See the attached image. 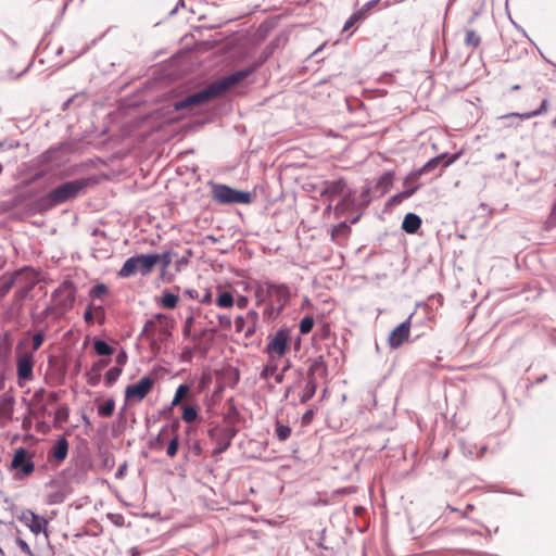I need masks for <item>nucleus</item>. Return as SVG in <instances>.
Returning <instances> with one entry per match:
<instances>
[{
  "instance_id": "obj_1",
  "label": "nucleus",
  "mask_w": 556,
  "mask_h": 556,
  "mask_svg": "<svg viewBox=\"0 0 556 556\" xmlns=\"http://www.w3.org/2000/svg\"><path fill=\"white\" fill-rule=\"evenodd\" d=\"M255 71V66L242 68L236 71L212 84H210L206 88L189 94L181 100H178L174 103V109L176 111H182L187 109H192L193 106L204 104L210 100L219 97L230 88L238 85L240 81L245 79Z\"/></svg>"
},
{
  "instance_id": "obj_2",
  "label": "nucleus",
  "mask_w": 556,
  "mask_h": 556,
  "mask_svg": "<svg viewBox=\"0 0 556 556\" xmlns=\"http://www.w3.org/2000/svg\"><path fill=\"white\" fill-rule=\"evenodd\" d=\"M174 320L168 316L157 313L147 320L140 333L151 341V345L165 342L172 336Z\"/></svg>"
},
{
  "instance_id": "obj_3",
  "label": "nucleus",
  "mask_w": 556,
  "mask_h": 556,
  "mask_svg": "<svg viewBox=\"0 0 556 556\" xmlns=\"http://www.w3.org/2000/svg\"><path fill=\"white\" fill-rule=\"evenodd\" d=\"M87 186V180L77 179L66 181L53 190H51L46 197L41 199L42 206L50 208L62 204L71 199L77 197V194Z\"/></svg>"
},
{
  "instance_id": "obj_4",
  "label": "nucleus",
  "mask_w": 556,
  "mask_h": 556,
  "mask_svg": "<svg viewBox=\"0 0 556 556\" xmlns=\"http://www.w3.org/2000/svg\"><path fill=\"white\" fill-rule=\"evenodd\" d=\"M155 266V258L150 254H137L125 261L117 275L121 278H129L136 274L148 276Z\"/></svg>"
},
{
  "instance_id": "obj_5",
  "label": "nucleus",
  "mask_w": 556,
  "mask_h": 556,
  "mask_svg": "<svg viewBox=\"0 0 556 556\" xmlns=\"http://www.w3.org/2000/svg\"><path fill=\"white\" fill-rule=\"evenodd\" d=\"M212 197L220 204H249L253 195L249 191H241L223 184L212 185Z\"/></svg>"
},
{
  "instance_id": "obj_6",
  "label": "nucleus",
  "mask_w": 556,
  "mask_h": 556,
  "mask_svg": "<svg viewBox=\"0 0 556 556\" xmlns=\"http://www.w3.org/2000/svg\"><path fill=\"white\" fill-rule=\"evenodd\" d=\"M290 299V290L285 283L269 281V304L265 313L276 318L285 308Z\"/></svg>"
},
{
  "instance_id": "obj_7",
  "label": "nucleus",
  "mask_w": 556,
  "mask_h": 556,
  "mask_svg": "<svg viewBox=\"0 0 556 556\" xmlns=\"http://www.w3.org/2000/svg\"><path fill=\"white\" fill-rule=\"evenodd\" d=\"M34 457L35 453L25 447H18L15 450L11 462V469L15 470V477L17 479H23L34 472Z\"/></svg>"
},
{
  "instance_id": "obj_8",
  "label": "nucleus",
  "mask_w": 556,
  "mask_h": 556,
  "mask_svg": "<svg viewBox=\"0 0 556 556\" xmlns=\"http://www.w3.org/2000/svg\"><path fill=\"white\" fill-rule=\"evenodd\" d=\"M76 299V287L73 282H62L51 294L53 307L66 312L71 309Z\"/></svg>"
},
{
  "instance_id": "obj_9",
  "label": "nucleus",
  "mask_w": 556,
  "mask_h": 556,
  "mask_svg": "<svg viewBox=\"0 0 556 556\" xmlns=\"http://www.w3.org/2000/svg\"><path fill=\"white\" fill-rule=\"evenodd\" d=\"M326 374L327 366L321 359H316L312 363L307 372V381L299 394L301 404L306 403L315 395L317 390L316 376H325Z\"/></svg>"
},
{
  "instance_id": "obj_10",
  "label": "nucleus",
  "mask_w": 556,
  "mask_h": 556,
  "mask_svg": "<svg viewBox=\"0 0 556 556\" xmlns=\"http://www.w3.org/2000/svg\"><path fill=\"white\" fill-rule=\"evenodd\" d=\"M236 435L235 428L230 426L216 425L208 430V437L216 447L213 450V455L224 453L231 444V440Z\"/></svg>"
},
{
  "instance_id": "obj_11",
  "label": "nucleus",
  "mask_w": 556,
  "mask_h": 556,
  "mask_svg": "<svg viewBox=\"0 0 556 556\" xmlns=\"http://www.w3.org/2000/svg\"><path fill=\"white\" fill-rule=\"evenodd\" d=\"M33 286L28 285L14 291L12 300L3 305V319L7 321L18 318L22 314L24 303Z\"/></svg>"
},
{
  "instance_id": "obj_12",
  "label": "nucleus",
  "mask_w": 556,
  "mask_h": 556,
  "mask_svg": "<svg viewBox=\"0 0 556 556\" xmlns=\"http://www.w3.org/2000/svg\"><path fill=\"white\" fill-rule=\"evenodd\" d=\"M290 331L287 328L278 329L273 336L268 337L265 352L270 358L282 357L288 349Z\"/></svg>"
},
{
  "instance_id": "obj_13",
  "label": "nucleus",
  "mask_w": 556,
  "mask_h": 556,
  "mask_svg": "<svg viewBox=\"0 0 556 556\" xmlns=\"http://www.w3.org/2000/svg\"><path fill=\"white\" fill-rule=\"evenodd\" d=\"M153 386L154 378L144 376L137 383L126 387L125 399L127 401L141 402L151 392Z\"/></svg>"
},
{
  "instance_id": "obj_14",
  "label": "nucleus",
  "mask_w": 556,
  "mask_h": 556,
  "mask_svg": "<svg viewBox=\"0 0 556 556\" xmlns=\"http://www.w3.org/2000/svg\"><path fill=\"white\" fill-rule=\"evenodd\" d=\"M18 519L34 534L38 535L39 533H45L46 538H48V519H46L43 516L37 515L30 509H24L21 513Z\"/></svg>"
},
{
  "instance_id": "obj_15",
  "label": "nucleus",
  "mask_w": 556,
  "mask_h": 556,
  "mask_svg": "<svg viewBox=\"0 0 556 556\" xmlns=\"http://www.w3.org/2000/svg\"><path fill=\"white\" fill-rule=\"evenodd\" d=\"M35 359L33 352H18L16 355V374L20 381L34 379Z\"/></svg>"
},
{
  "instance_id": "obj_16",
  "label": "nucleus",
  "mask_w": 556,
  "mask_h": 556,
  "mask_svg": "<svg viewBox=\"0 0 556 556\" xmlns=\"http://www.w3.org/2000/svg\"><path fill=\"white\" fill-rule=\"evenodd\" d=\"M412 317L413 314H410L406 320L395 327L389 334L388 342L392 349L400 348L408 339Z\"/></svg>"
},
{
  "instance_id": "obj_17",
  "label": "nucleus",
  "mask_w": 556,
  "mask_h": 556,
  "mask_svg": "<svg viewBox=\"0 0 556 556\" xmlns=\"http://www.w3.org/2000/svg\"><path fill=\"white\" fill-rule=\"evenodd\" d=\"M14 397L10 393L0 395V427H7L13 419Z\"/></svg>"
},
{
  "instance_id": "obj_18",
  "label": "nucleus",
  "mask_w": 556,
  "mask_h": 556,
  "mask_svg": "<svg viewBox=\"0 0 556 556\" xmlns=\"http://www.w3.org/2000/svg\"><path fill=\"white\" fill-rule=\"evenodd\" d=\"M446 154H440L438 156H434L432 159H430L428 162H426L424 164V166H421L420 168L416 169V170H413L410 172L407 176H406V182H412V181H417L419 180V178L427 174V173H430L432 172L433 169H435L440 163L442 162L443 159H445Z\"/></svg>"
},
{
  "instance_id": "obj_19",
  "label": "nucleus",
  "mask_w": 556,
  "mask_h": 556,
  "mask_svg": "<svg viewBox=\"0 0 556 556\" xmlns=\"http://www.w3.org/2000/svg\"><path fill=\"white\" fill-rule=\"evenodd\" d=\"M346 190V182L344 179H337L331 181H325V187L321 191V195L329 200H333L336 197L341 195Z\"/></svg>"
},
{
  "instance_id": "obj_20",
  "label": "nucleus",
  "mask_w": 556,
  "mask_h": 556,
  "mask_svg": "<svg viewBox=\"0 0 556 556\" xmlns=\"http://www.w3.org/2000/svg\"><path fill=\"white\" fill-rule=\"evenodd\" d=\"M68 454V442L66 438L61 437L55 441L54 446L49 453V457L58 463L65 460Z\"/></svg>"
},
{
  "instance_id": "obj_21",
  "label": "nucleus",
  "mask_w": 556,
  "mask_h": 556,
  "mask_svg": "<svg viewBox=\"0 0 556 556\" xmlns=\"http://www.w3.org/2000/svg\"><path fill=\"white\" fill-rule=\"evenodd\" d=\"M421 225V218L415 213H407L403 219L402 228L407 233H415Z\"/></svg>"
},
{
  "instance_id": "obj_22",
  "label": "nucleus",
  "mask_w": 556,
  "mask_h": 556,
  "mask_svg": "<svg viewBox=\"0 0 556 556\" xmlns=\"http://www.w3.org/2000/svg\"><path fill=\"white\" fill-rule=\"evenodd\" d=\"M254 296L257 305L269 300V281L257 282L254 287Z\"/></svg>"
},
{
  "instance_id": "obj_23",
  "label": "nucleus",
  "mask_w": 556,
  "mask_h": 556,
  "mask_svg": "<svg viewBox=\"0 0 556 556\" xmlns=\"http://www.w3.org/2000/svg\"><path fill=\"white\" fill-rule=\"evenodd\" d=\"M178 422H173L172 425H164L154 440V447H163L165 437H167L169 433L172 434V432H176L178 430Z\"/></svg>"
},
{
  "instance_id": "obj_24",
  "label": "nucleus",
  "mask_w": 556,
  "mask_h": 556,
  "mask_svg": "<svg viewBox=\"0 0 556 556\" xmlns=\"http://www.w3.org/2000/svg\"><path fill=\"white\" fill-rule=\"evenodd\" d=\"M420 184L417 181L406 182V178L404 179V187L405 189L401 191L400 193L395 194L393 197L394 201H401L402 199H407L412 197L419 188Z\"/></svg>"
},
{
  "instance_id": "obj_25",
  "label": "nucleus",
  "mask_w": 556,
  "mask_h": 556,
  "mask_svg": "<svg viewBox=\"0 0 556 556\" xmlns=\"http://www.w3.org/2000/svg\"><path fill=\"white\" fill-rule=\"evenodd\" d=\"M355 194L353 190L344 191L342 200L334 207L336 213H343L353 203Z\"/></svg>"
},
{
  "instance_id": "obj_26",
  "label": "nucleus",
  "mask_w": 556,
  "mask_h": 556,
  "mask_svg": "<svg viewBox=\"0 0 556 556\" xmlns=\"http://www.w3.org/2000/svg\"><path fill=\"white\" fill-rule=\"evenodd\" d=\"M547 108H548V100L544 99L541 102V105L539 109H536L534 111L526 112V113H513L511 116H517V117H520L523 119H530L532 117H535V116H539V115L545 113L547 111Z\"/></svg>"
},
{
  "instance_id": "obj_27",
  "label": "nucleus",
  "mask_w": 556,
  "mask_h": 556,
  "mask_svg": "<svg viewBox=\"0 0 556 556\" xmlns=\"http://www.w3.org/2000/svg\"><path fill=\"white\" fill-rule=\"evenodd\" d=\"M178 301H179V298L177 294L165 291V292H163V294L161 296L160 303L163 307L173 309L176 307Z\"/></svg>"
},
{
  "instance_id": "obj_28",
  "label": "nucleus",
  "mask_w": 556,
  "mask_h": 556,
  "mask_svg": "<svg viewBox=\"0 0 556 556\" xmlns=\"http://www.w3.org/2000/svg\"><path fill=\"white\" fill-rule=\"evenodd\" d=\"M172 252L165 251L162 254L151 253L150 255L155 258V265L160 264L162 270H166L172 263Z\"/></svg>"
},
{
  "instance_id": "obj_29",
  "label": "nucleus",
  "mask_w": 556,
  "mask_h": 556,
  "mask_svg": "<svg viewBox=\"0 0 556 556\" xmlns=\"http://www.w3.org/2000/svg\"><path fill=\"white\" fill-rule=\"evenodd\" d=\"M93 349L94 352L100 356H109L113 354V348L100 339L94 340Z\"/></svg>"
},
{
  "instance_id": "obj_30",
  "label": "nucleus",
  "mask_w": 556,
  "mask_h": 556,
  "mask_svg": "<svg viewBox=\"0 0 556 556\" xmlns=\"http://www.w3.org/2000/svg\"><path fill=\"white\" fill-rule=\"evenodd\" d=\"M291 428L277 420L275 424V434L279 441H286L291 434Z\"/></svg>"
},
{
  "instance_id": "obj_31",
  "label": "nucleus",
  "mask_w": 556,
  "mask_h": 556,
  "mask_svg": "<svg viewBox=\"0 0 556 556\" xmlns=\"http://www.w3.org/2000/svg\"><path fill=\"white\" fill-rule=\"evenodd\" d=\"M233 295L228 291L222 292L216 299L217 306L223 308H229L233 305Z\"/></svg>"
},
{
  "instance_id": "obj_32",
  "label": "nucleus",
  "mask_w": 556,
  "mask_h": 556,
  "mask_svg": "<svg viewBox=\"0 0 556 556\" xmlns=\"http://www.w3.org/2000/svg\"><path fill=\"white\" fill-rule=\"evenodd\" d=\"M245 317L239 315L235 318V328L237 332H244L245 337H250L254 333V327L245 329Z\"/></svg>"
},
{
  "instance_id": "obj_33",
  "label": "nucleus",
  "mask_w": 556,
  "mask_h": 556,
  "mask_svg": "<svg viewBox=\"0 0 556 556\" xmlns=\"http://www.w3.org/2000/svg\"><path fill=\"white\" fill-rule=\"evenodd\" d=\"M179 446V434L178 430L176 432H172V438L166 448V454L168 457H175L178 452Z\"/></svg>"
},
{
  "instance_id": "obj_34",
  "label": "nucleus",
  "mask_w": 556,
  "mask_h": 556,
  "mask_svg": "<svg viewBox=\"0 0 556 556\" xmlns=\"http://www.w3.org/2000/svg\"><path fill=\"white\" fill-rule=\"evenodd\" d=\"M277 368H278V365H277L275 358L269 357V361L264 366V368L261 372V378L267 380V379L274 377L275 372L277 371Z\"/></svg>"
},
{
  "instance_id": "obj_35",
  "label": "nucleus",
  "mask_w": 556,
  "mask_h": 556,
  "mask_svg": "<svg viewBox=\"0 0 556 556\" xmlns=\"http://www.w3.org/2000/svg\"><path fill=\"white\" fill-rule=\"evenodd\" d=\"M115 408V402L114 400L110 399L105 401L104 404L100 405L98 407V414L102 417H110Z\"/></svg>"
},
{
  "instance_id": "obj_36",
  "label": "nucleus",
  "mask_w": 556,
  "mask_h": 556,
  "mask_svg": "<svg viewBox=\"0 0 556 556\" xmlns=\"http://www.w3.org/2000/svg\"><path fill=\"white\" fill-rule=\"evenodd\" d=\"M366 14L359 9L358 11L354 12L345 22L343 26V30L350 29L355 23L366 18Z\"/></svg>"
},
{
  "instance_id": "obj_37",
  "label": "nucleus",
  "mask_w": 556,
  "mask_h": 556,
  "mask_svg": "<svg viewBox=\"0 0 556 556\" xmlns=\"http://www.w3.org/2000/svg\"><path fill=\"white\" fill-rule=\"evenodd\" d=\"M198 418V410L195 406H185L182 410V419L186 422H193Z\"/></svg>"
},
{
  "instance_id": "obj_38",
  "label": "nucleus",
  "mask_w": 556,
  "mask_h": 556,
  "mask_svg": "<svg viewBox=\"0 0 556 556\" xmlns=\"http://www.w3.org/2000/svg\"><path fill=\"white\" fill-rule=\"evenodd\" d=\"M314 317L313 316H305L300 321V332L302 334H306L312 331L314 327Z\"/></svg>"
},
{
  "instance_id": "obj_39",
  "label": "nucleus",
  "mask_w": 556,
  "mask_h": 556,
  "mask_svg": "<svg viewBox=\"0 0 556 556\" xmlns=\"http://www.w3.org/2000/svg\"><path fill=\"white\" fill-rule=\"evenodd\" d=\"M480 41H481L480 36H478L473 29L466 30L465 43L467 46H471V47L476 48L480 45Z\"/></svg>"
},
{
  "instance_id": "obj_40",
  "label": "nucleus",
  "mask_w": 556,
  "mask_h": 556,
  "mask_svg": "<svg viewBox=\"0 0 556 556\" xmlns=\"http://www.w3.org/2000/svg\"><path fill=\"white\" fill-rule=\"evenodd\" d=\"M123 369L121 367H111L105 374V381L108 384L114 383L122 375Z\"/></svg>"
},
{
  "instance_id": "obj_41",
  "label": "nucleus",
  "mask_w": 556,
  "mask_h": 556,
  "mask_svg": "<svg viewBox=\"0 0 556 556\" xmlns=\"http://www.w3.org/2000/svg\"><path fill=\"white\" fill-rule=\"evenodd\" d=\"M106 292L108 287L104 283H98L90 289L89 295L93 299H100Z\"/></svg>"
},
{
  "instance_id": "obj_42",
  "label": "nucleus",
  "mask_w": 556,
  "mask_h": 556,
  "mask_svg": "<svg viewBox=\"0 0 556 556\" xmlns=\"http://www.w3.org/2000/svg\"><path fill=\"white\" fill-rule=\"evenodd\" d=\"M14 282H15V279L13 277H11V278L5 279L0 285V299L4 298L10 292V290L14 286Z\"/></svg>"
},
{
  "instance_id": "obj_43",
  "label": "nucleus",
  "mask_w": 556,
  "mask_h": 556,
  "mask_svg": "<svg viewBox=\"0 0 556 556\" xmlns=\"http://www.w3.org/2000/svg\"><path fill=\"white\" fill-rule=\"evenodd\" d=\"M93 316L94 321H97L99 325H103L105 321V312L102 305H94L93 304Z\"/></svg>"
},
{
  "instance_id": "obj_44",
  "label": "nucleus",
  "mask_w": 556,
  "mask_h": 556,
  "mask_svg": "<svg viewBox=\"0 0 556 556\" xmlns=\"http://www.w3.org/2000/svg\"><path fill=\"white\" fill-rule=\"evenodd\" d=\"M43 340H45L43 331H39L33 336V344H31L33 352H36L37 350L40 349V346L43 343Z\"/></svg>"
},
{
  "instance_id": "obj_45",
  "label": "nucleus",
  "mask_w": 556,
  "mask_h": 556,
  "mask_svg": "<svg viewBox=\"0 0 556 556\" xmlns=\"http://www.w3.org/2000/svg\"><path fill=\"white\" fill-rule=\"evenodd\" d=\"M547 228L556 227V200L554 201L551 213L545 222Z\"/></svg>"
},
{
  "instance_id": "obj_46",
  "label": "nucleus",
  "mask_w": 556,
  "mask_h": 556,
  "mask_svg": "<svg viewBox=\"0 0 556 556\" xmlns=\"http://www.w3.org/2000/svg\"><path fill=\"white\" fill-rule=\"evenodd\" d=\"M59 152L58 149H50L40 155L41 163H50L54 159V154Z\"/></svg>"
},
{
  "instance_id": "obj_47",
  "label": "nucleus",
  "mask_w": 556,
  "mask_h": 556,
  "mask_svg": "<svg viewBox=\"0 0 556 556\" xmlns=\"http://www.w3.org/2000/svg\"><path fill=\"white\" fill-rule=\"evenodd\" d=\"M84 319L87 324H92L94 321V316H93V303H90L85 313H84Z\"/></svg>"
},
{
  "instance_id": "obj_48",
  "label": "nucleus",
  "mask_w": 556,
  "mask_h": 556,
  "mask_svg": "<svg viewBox=\"0 0 556 556\" xmlns=\"http://www.w3.org/2000/svg\"><path fill=\"white\" fill-rule=\"evenodd\" d=\"M16 544L17 546L21 548V551L27 555H33V552L29 547V545L27 544V542H25L24 540L22 539H17L16 540Z\"/></svg>"
},
{
  "instance_id": "obj_49",
  "label": "nucleus",
  "mask_w": 556,
  "mask_h": 556,
  "mask_svg": "<svg viewBox=\"0 0 556 556\" xmlns=\"http://www.w3.org/2000/svg\"><path fill=\"white\" fill-rule=\"evenodd\" d=\"M127 362V354L124 350H122L117 355H116V364L117 366L116 367H121L123 369V366L126 364Z\"/></svg>"
},
{
  "instance_id": "obj_50",
  "label": "nucleus",
  "mask_w": 556,
  "mask_h": 556,
  "mask_svg": "<svg viewBox=\"0 0 556 556\" xmlns=\"http://www.w3.org/2000/svg\"><path fill=\"white\" fill-rule=\"evenodd\" d=\"M219 325L224 328L231 327V318L227 315H218Z\"/></svg>"
},
{
  "instance_id": "obj_51",
  "label": "nucleus",
  "mask_w": 556,
  "mask_h": 556,
  "mask_svg": "<svg viewBox=\"0 0 556 556\" xmlns=\"http://www.w3.org/2000/svg\"><path fill=\"white\" fill-rule=\"evenodd\" d=\"M381 0H368L362 8L361 10L367 15L368 12L377 4L379 3Z\"/></svg>"
},
{
  "instance_id": "obj_52",
  "label": "nucleus",
  "mask_w": 556,
  "mask_h": 556,
  "mask_svg": "<svg viewBox=\"0 0 556 556\" xmlns=\"http://www.w3.org/2000/svg\"><path fill=\"white\" fill-rule=\"evenodd\" d=\"M199 301L202 303V304H210L212 303V293L210 291V289H205L202 296L199 299Z\"/></svg>"
},
{
  "instance_id": "obj_53",
  "label": "nucleus",
  "mask_w": 556,
  "mask_h": 556,
  "mask_svg": "<svg viewBox=\"0 0 556 556\" xmlns=\"http://www.w3.org/2000/svg\"><path fill=\"white\" fill-rule=\"evenodd\" d=\"M188 391L189 387L187 384H180L175 392V396H178L181 400Z\"/></svg>"
},
{
  "instance_id": "obj_54",
  "label": "nucleus",
  "mask_w": 556,
  "mask_h": 556,
  "mask_svg": "<svg viewBox=\"0 0 556 556\" xmlns=\"http://www.w3.org/2000/svg\"><path fill=\"white\" fill-rule=\"evenodd\" d=\"M247 319H250L252 321V327L255 328V323L257 321L258 319V314L257 312L251 309L247 313V316H245Z\"/></svg>"
},
{
  "instance_id": "obj_55",
  "label": "nucleus",
  "mask_w": 556,
  "mask_h": 556,
  "mask_svg": "<svg viewBox=\"0 0 556 556\" xmlns=\"http://www.w3.org/2000/svg\"><path fill=\"white\" fill-rule=\"evenodd\" d=\"M192 323H193V316H189L185 321V326H184V330H182L185 336L190 334V329H191Z\"/></svg>"
},
{
  "instance_id": "obj_56",
  "label": "nucleus",
  "mask_w": 556,
  "mask_h": 556,
  "mask_svg": "<svg viewBox=\"0 0 556 556\" xmlns=\"http://www.w3.org/2000/svg\"><path fill=\"white\" fill-rule=\"evenodd\" d=\"M313 416H314L313 409L306 410L302 416V422L305 425L309 424L313 419Z\"/></svg>"
},
{
  "instance_id": "obj_57",
  "label": "nucleus",
  "mask_w": 556,
  "mask_h": 556,
  "mask_svg": "<svg viewBox=\"0 0 556 556\" xmlns=\"http://www.w3.org/2000/svg\"><path fill=\"white\" fill-rule=\"evenodd\" d=\"M191 451L192 453L195 455V456H200L202 454V446H201V443L199 441H195L192 445H191Z\"/></svg>"
},
{
  "instance_id": "obj_58",
  "label": "nucleus",
  "mask_w": 556,
  "mask_h": 556,
  "mask_svg": "<svg viewBox=\"0 0 556 556\" xmlns=\"http://www.w3.org/2000/svg\"><path fill=\"white\" fill-rule=\"evenodd\" d=\"M126 470H127V464H123L122 466H119V468L115 472V478L122 479L125 476Z\"/></svg>"
},
{
  "instance_id": "obj_59",
  "label": "nucleus",
  "mask_w": 556,
  "mask_h": 556,
  "mask_svg": "<svg viewBox=\"0 0 556 556\" xmlns=\"http://www.w3.org/2000/svg\"><path fill=\"white\" fill-rule=\"evenodd\" d=\"M287 368H288V366H286L281 372H277V371L275 372L273 378L275 379V381L277 383H281L283 381L285 371L287 370Z\"/></svg>"
},
{
  "instance_id": "obj_60",
  "label": "nucleus",
  "mask_w": 556,
  "mask_h": 556,
  "mask_svg": "<svg viewBox=\"0 0 556 556\" xmlns=\"http://www.w3.org/2000/svg\"><path fill=\"white\" fill-rule=\"evenodd\" d=\"M236 304H237V306H238L239 308H241V309H242V308H245V307H247V305H248V299H247L245 296H240V298L237 300Z\"/></svg>"
},
{
  "instance_id": "obj_61",
  "label": "nucleus",
  "mask_w": 556,
  "mask_h": 556,
  "mask_svg": "<svg viewBox=\"0 0 556 556\" xmlns=\"http://www.w3.org/2000/svg\"><path fill=\"white\" fill-rule=\"evenodd\" d=\"M53 309H56V308H55V307H53V303H52L50 306H48V307L42 312V316H43V317H48V316L52 313V311H53Z\"/></svg>"
},
{
  "instance_id": "obj_62",
  "label": "nucleus",
  "mask_w": 556,
  "mask_h": 556,
  "mask_svg": "<svg viewBox=\"0 0 556 556\" xmlns=\"http://www.w3.org/2000/svg\"><path fill=\"white\" fill-rule=\"evenodd\" d=\"M456 159H457V155H456V154H455V155H453V156H451L450 159H447V160L444 162L443 166H444V167L450 166V165H451V164H452Z\"/></svg>"
},
{
  "instance_id": "obj_63",
  "label": "nucleus",
  "mask_w": 556,
  "mask_h": 556,
  "mask_svg": "<svg viewBox=\"0 0 556 556\" xmlns=\"http://www.w3.org/2000/svg\"><path fill=\"white\" fill-rule=\"evenodd\" d=\"M184 0H179L176 8L170 12V14H175L179 7H184Z\"/></svg>"
},
{
  "instance_id": "obj_64",
  "label": "nucleus",
  "mask_w": 556,
  "mask_h": 556,
  "mask_svg": "<svg viewBox=\"0 0 556 556\" xmlns=\"http://www.w3.org/2000/svg\"><path fill=\"white\" fill-rule=\"evenodd\" d=\"M505 157H506V155H505V153H504V152L497 153V154L495 155V159H496L497 161H500V160H504Z\"/></svg>"
}]
</instances>
